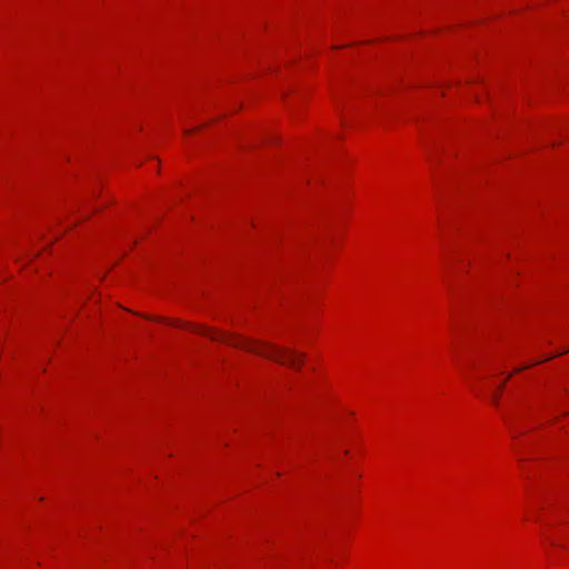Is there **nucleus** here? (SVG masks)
Wrapping results in <instances>:
<instances>
[{
    "mask_svg": "<svg viewBox=\"0 0 569 569\" xmlns=\"http://www.w3.org/2000/svg\"><path fill=\"white\" fill-rule=\"evenodd\" d=\"M492 401H493L495 403H497V397H496V396H493V397H492Z\"/></svg>",
    "mask_w": 569,
    "mask_h": 569,
    "instance_id": "2",
    "label": "nucleus"
},
{
    "mask_svg": "<svg viewBox=\"0 0 569 569\" xmlns=\"http://www.w3.org/2000/svg\"><path fill=\"white\" fill-rule=\"evenodd\" d=\"M199 333L211 338L212 340L223 341L233 347L247 350L249 352L262 356L271 359L278 363L299 369L303 359L305 353L297 352L289 348L279 347L269 342L259 340H248L240 337H233L224 332H216L209 329H200Z\"/></svg>",
    "mask_w": 569,
    "mask_h": 569,
    "instance_id": "1",
    "label": "nucleus"
}]
</instances>
